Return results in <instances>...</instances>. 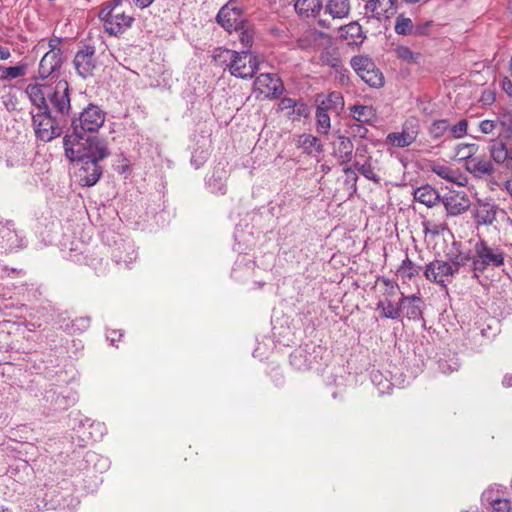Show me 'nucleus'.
Instances as JSON below:
<instances>
[{
	"instance_id": "e2e57ef3",
	"label": "nucleus",
	"mask_w": 512,
	"mask_h": 512,
	"mask_svg": "<svg viewBox=\"0 0 512 512\" xmlns=\"http://www.w3.org/2000/svg\"><path fill=\"white\" fill-rule=\"evenodd\" d=\"M504 187L506 192L512 198V175L506 179V181L504 182Z\"/></svg>"
},
{
	"instance_id": "338daca9",
	"label": "nucleus",
	"mask_w": 512,
	"mask_h": 512,
	"mask_svg": "<svg viewBox=\"0 0 512 512\" xmlns=\"http://www.w3.org/2000/svg\"><path fill=\"white\" fill-rule=\"evenodd\" d=\"M406 4H417L420 3L422 0H402Z\"/></svg>"
},
{
	"instance_id": "ddd939ff",
	"label": "nucleus",
	"mask_w": 512,
	"mask_h": 512,
	"mask_svg": "<svg viewBox=\"0 0 512 512\" xmlns=\"http://www.w3.org/2000/svg\"><path fill=\"white\" fill-rule=\"evenodd\" d=\"M217 22L227 31H237L242 23V10L235 2H229L219 10Z\"/></svg>"
},
{
	"instance_id": "a19ab883",
	"label": "nucleus",
	"mask_w": 512,
	"mask_h": 512,
	"mask_svg": "<svg viewBox=\"0 0 512 512\" xmlns=\"http://www.w3.org/2000/svg\"><path fill=\"white\" fill-rule=\"evenodd\" d=\"M394 30L398 35H413L415 29L412 19L399 14L395 20Z\"/></svg>"
},
{
	"instance_id": "20e7f679",
	"label": "nucleus",
	"mask_w": 512,
	"mask_h": 512,
	"mask_svg": "<svg viewBox=\"0 0 512 512\" xmlns=\"http://www.w3.org/2000/svg\"><path fill=\"white\" fill-rule=\"evenodd\" d=\"M461 262L435 259L426 265L424 270L425 278L443 288H446L456 273H458Z\"/></svg>"
},
{
	"instance_id": "7c9ffc66",
	"label": "nucleus",
	"mask_w": 512,
	"mask_h": 512,
	"mask_svg": "<svg viewBox=\"0 0 512 512\" xmlns=\"http://www.w3.org/2000/svg\"><path fill=\"white\" fill-rule=\"evenodd\" d=\"M421 271V267L416 265L408 256L402 260L399 265L396 275L399 276L403 283L410 281L415 277H418Z\"/></svg>"
},
{
	"instance_id": "09e8293b",
	"label": "nucleus",
	"mask_w": 512,
	"mask_h": 512,
	"mask_svg": "<svg viewBox=\"0 0 512 512\" xmlns=\"http://www.w3.org/2000/svg\"><path fill=\"white\" fill-rule=\"evenodd\" d=\"M499 322H495L494 325H490L488 322H475L477 329L480 331L483 337L493 338L500 331Z\"/></svg>"
},
{
	"instance_id": "1a4fd4ad",
	"label": "nucleus",
	"mask_w": 512,
	"mask_h": 512,
	"mask_svg": "<svg viewBox=\"0 0 512 512\" xmlns=\"http://www.w3.org/2000/svg\"><path fill=\"white\" fill-rule=\"evenodd\" d=\"M105 112L97 105L89 104L75 119L79 131L97 132L105 122Z\"/></svg>"
},
{
	"instance_id": "3c124183",
	"label": "nucleus",
	"mask_w": 512,
	"mask_h": 512,
	"mask_svg": "<svg viewBox=\"0 0 512 512\" xmlns=\"http://www.w3.org/2000/svg\"><path fill=\"white\" fill-rule=\"evenodd\" d=\"M48 47H49L48 52H55L57 54L63 55L62 39L61 38L54 37V38L49 39Z\"/></svg>"
},
{
	"instance_id": "4468645a",
	"label": "nucleus",
	"mask_w": 512,
	"mask_h": 512,
	"mask_svg": "<svg viewBox=\"0 0 512 512\" xmlns=\"http://www.w3.org/2000/svg\"><path fill=\"white\" fill-rule=\"evenodd\" d=\"M475 255L477 260L474 264L481 263L483 266L499 267L504 263V255L498 248H491L484 241L475 245Z\"/></svg>"
},
{
	"instance_id": "13d9d810",
	"label": "nucleus",
	"mask_w": 512,
	"mask_h": 512,
	"mask_svg": "<svg viewBox=\"0 0 512 512\" xmlns=\"http://www.w3.org/2000/svg\"><path fill=\"white\" fill-rule=\"evenodd\" d=\"M123 336V334L119 331H116V330H112L108 333L107 335V339L110 341V343L112 345H114V343L119 340L121 337Z\"/></svg>"
},
{
	"instance_id": "412c9836",
	"label": "nucleus",
	"mask_w": 512,
	"mask_h": 512,
	"mask_svg": "<svg viewBox=\"0 0 512 512\" xmlns=\"http://www.w3.org/2000/svg\"><path fill=\"white\" fill-rule=\"evenodd\" d=\"M63 63V55L55 52H46L40 60L38 73L42 80L50 77L54 72L58 71Z\"/></svg>"
},
{
	"instance_id": "4be33fe9",
	"label": "nucleus",
	"mask_w": 512,
	"mask_h": 512,
	"mask_svg": "<svg viewBox=\"0 0 512 512\" xmlns=\"http://www.w3.org/2000/svg\"><path fill=\"white\" fill-rule=\"evenodd\" d=\"M430 170L442 179L458 186H465L467 183V178L459 171V169H453L446 164L433 162L430 165Z\"/></svg>"
},
{
	"instance_id": "37998d69",
	"label": "nucleus",
	"mask_w": 512,
	"mask_h": 512,
	"mask_svg": "<svg viewBox=\"0 0 512 512\" xmlns=\"http://www.w3.org/2000/svg\"><path fill=\"white\" fill-rule=\"evenodd\" d=\"M26 71L27 65L22 63H19L18 65L12 67H4L1 70L0 80L5 81L23 77L25 76Z\"/></svg>"
},
{
	"instance_id": "a18cd8bd",
	"label": "nucleus",
	"mask_w": 512,
	"mask_h": 512,
	"mask_svg": "<svg viewBox=\"0 0 512 512\" xmlns=\"http://www.w3.org/2000/svg\"><path fill=\"white\" fill-rule=\"evenodd\" d=\"M450 129L448 120H435L429 127V134L433 139L441 138Z\"/></svg>"
},
{
	"instance_id": "2eb2a0df",
	"label": "nucleus",
	"mask_w": 512,
	"mask_h": 512,
	"mask_svg": "<svg viewBox=\"0 0 512 512\" xmlns=\"http://www.w3.org/2000/svg\"><path fill=\"white\" fill-rule=\"evenodd\" d=\"M51 86L46 83H31L25 88V93L30 102L40 111L49 109L48 96L51 93Z\"/></svg>"
},
{
	"instance_id": "bf43d9fd",
	"label": "nucleus",
	"mask_w": 512,
	"mask_h": 512,
	"mask_svg": "<svg viewBox=\"0 0 512 512\" xmlns=\"http://www.w3.org/2000/svg\"><path fill=\"white\" fill-rule=\"evenodd\" d=\"M135 6L144 9L149 7L155 0H132Z\"/></svg>"
},
{
	"instance_id": "58836bf2",
	"label": "nucleus",
	"mask_w": 512,
	"mask_h": 512,
	"mask_svg": "<svg viewBox=\"0 0 512 512\" xmlns=\"http://www.w3.org/2000/svg\"><path fill=\"white\" fill-rule=\"evenodd\" d=\"M479 151V145L475 143H460L455 147V158L462 161L472 159Z\"/></svg>"
},
{
	"instance_id": "6e6d98bb",
	"label": "nucleus",
	"mask_w": 512,
	"mask_h": 512,
	"mask_svg": "<svg viewBox=\"0 0 512 512\" xmlns=\"http://www.w3.org/2000/svg\"><path fill=\"white\" fill-rule=\"evenodd\" d=\"M355 157H356L355 160H361V161H363L366 157H370L368 155V147H367V145H359L356 148Z\"/></svg>"
},
{
	"instance_id": "680f3d73",
	"label": "nucleus",
	"mask_w": 512,
	"mask_h": 512,
	"mask_svg": "<svg viewBox=\"0 0 512 512\" xmlns=\"http://www.w3.org/2000/svg\"><path fill=\"white\" fill-rule=\"evenodd\" d=\"M11 57V52L7 47H0V60H7Z\"/></svg>"
},
{
	"instance_id": "4c0bfd02",
	"label": "nucleus",
	"mask_w": 512,
	"mask_h": 512,
	"mask_svg": "<svg viewBox=\"0 0 512 512\" xmlns=\"http://www.w3.org/2000/svg\"><path fill=\"white\" fill-rule=\"evenodd\" d=\"M297 147L302 148L304 152L311 154L313 151L321 152L322 146L319 139L311 134H302L297 140Z\"/></svg>"
},
{
	"instance_id": "e433bc0d",
	"label": "nucleus",
	"mask_w": 512,
	"mask_h": 512,
	"mask_svg": "<svg viewBox=\"0 0 512 512\" xmlns=\"http://www.w3.org/2000/svg\"><path fill=\"white\" fill-rule=\"evenodd\" d=\"M320 60L323 65L331 67L337 73L346 71L340 57L338 56V53L335 50L323 51L320 55Z\"/></svg>"
},
{
	"instance_id": "f03ea898",
	"label": "nucleus",
	"mask_w": 512,
	"mask_h": 512,
	"mask_svg": "<svg viewBox=\"0 0 512 512\" xmlns=\"http://www.w3.org/2000/svg\"><path fill=\"white\" fill-rule=\"evenodd\" d=\"M123 1L111 0L105 3L99 12V18L109 35L123 34L134 22V17L126 14L122 9Z\"/></svg>"
},
{
	"instance_id": "c85d7f7f",
	"label": "nucleus",
	"mask_w": 512,
	"mask_h": 512,
	"mask_svg": "<svg viewBox=\"0 0 512 512\" xmlns=\"http://www.w3.org/2000/svg\"><path fill=\"white\" fill-rule=\"evenodd\" d=\"M414 200L431 208L440 201L439 192L430 185H423L414 190Z\"/></svg>"
},
{
	"instance_id": "f704fd0d",
	"label": "nucleus",
	"mask_w": 512,
	"mask_h": 512,
	"mask_svg": "<svg viewBox=\"0 0 512 512\" xmlns=\"http://www.w3.org/2000/svg\"><path fill=\"white\" fill-rule=\"evenodd\" d=\"M354 167L366 179L374 183H379L381 181L380 176L373 166L372 157H366L363 161L355 160Z\"/></svg>"
},
{
	"instance_id": "603ef678",
	"label": "nucleus",
	"mask_w": 512,
	"mask_h": 512,
	"mask_svg": "<svg viewBox=\"0 0 512 512\" xmlns=\"http://www.w3.org/2000/svg\"><path fill=\"white\" fill-rule=\"evenodd\" d=\"M496 121L483 120L479 123V129L483 134H492L496 128Z\"/></svg>"
},
{
	"instance_id": "39448f33",
	"label": "nucleus",
	"mask_w": 512,
	"mask_h": 512,
	"mask_svg": "<svg viewBox=\"0 0 512 512\" xmlns=\"http://www.w3.org/2000/svg\"><path fill=\"white\" fill-rule=\"evenodd\" d=\"M351 67L357 75L370 87L380 88L384 85V76L371 58L364 55L352 57Z\"/></svg>"
},
{
	"instance_id": "774afa93",
	"label": "nucleus",
	"mask_w": 512,
	"mask_h": 512,
	"mask_svg": "<svg viewBox=\"0 0 512 512\" xmlns=\"http://www.w3.org/2000/svg\"><path fill=\"white\" fill-rule=\"evenodd\" d=\"M509 70H510V74L512 76V56H511V59H510Z\"/></svg>"
},
{
	"instance_id": "9b49d317",
	"label": "nucleus",
	"mask_w": 512,
	"mask_h": 512,
	"mask_svg": "<svg viewBox=\"0 0 512 512\" xmlns=\"http://www.w3.org/2000/svg\"><path fill=\"white\" fill-rule=\"evenodd\" d=\"M283 89V82L276 74L262 73L254 81V90L265 98H276Z\"/></svg>"
},
{
	"instance_id": "864d4df0",
	"label": "nucleus",
	"mask_w": 512,
	"mask_h": 512,
	"mask_svg": "<svg viewBox=\"0 0 512 512\" xmlns=\"http://www.w3.org/2000/svg\"><path fill=\"white\" fill-rule=\"evenodd\" d=\"M431 21H426L424 23H421V24H417V25H414V33L413 35H419V36H424V35H428L429 33V27L431 26Z\"/></svg>"
},
{
	"instance_id": "c756f323",
	"label": "nucleus",
	"mask_w": 512,
	"mask_h": 512,
	"mask_svg": "<svg viewBox=\"0 0 512 512\" xmlns=\"http://www.w3.org/2000/svg\"><path fill=\"white\" fill-rule=\"evenodd\" d=\"M340 33L341 38L347 41L349 45H359L365 39L362 26L355 21L342 26Z\"/></svg>"
},
{
	"instance_id": "f257e3e1",
	"label": "nucleus",
	"mask_w": 512,
	"mask_h": 512,
	"mask_svg": "<svg viewBox=\"0 0 512 512\" xmlns=\"http://www.w3.org/2000/svg\"><path fill=\"white\" fill-rule=\"evenodd\" d=\"M72 126V133L65 135L63 139L65 155L69 160L86 162L91 159L103 160L109 156L108 148L102 140L82 135L76 121H72Z\"/></svg>"
},
{
	"instance_id": "5fc2aeb1",
	"label": "nucleus",
	"mask_w": 512,
	"mask_h": 512,
	"mask_svg": "<svg viewBox=\"0 0 512 512\" xmlns=\"http://www.w3.org/2000/svg\"><path fill=\"white\" fill-rule=\"evenodd\" d=\"M350 129H351V133L354 136H359L361 138L365 137L368 132V129L360 124H353L350 126Z\"/></svg>"
},
{
	"instance_id": "6e6552de",
	"label": "nucleus",
	"mask_w": 512,
	"mask_h": 512,
	"mask_svg": "<svg viewBox=\"0 0 512 512\" xmlns=\"http://www.w3.org/2000/svg\"><path fill=\"white\" fill-rule=\"evenodd\" d=\"M419 133V120L416 117H409L403 123L400 132H391L387 135L386 143L397 148H405L416 141Z\"/></svg>"
},
{
	"instance_id": "473e14b6",
	"label": "nucleus",
	"mask_w": 512,
	"mask_h": 512,
	"mask_svg": "<svg viewBox=\"0 0 512 512\" xmlns=\"http://www.w3.org/2000/svg\"><path fill=\"white\" fill-rule=\"evenodd\" d=\"M477 224L491 225L497 218V207L489 204H480L475 214Z\"/></svg>"
},
{
	"instance_id": "2f4dec72",
	"label": "nucleus",
	"mask_w": 512,
	"mask_h": 512,
	"mask_svg": "<svg viewBox=\"0 0 512 512\" xmlns=\"http://www.w3.org/2000/svg\"><path fill=\"white\" fill-rule=\"evenodd\" d=\"M321 97L320 95L317 97V102H319L317 108L325 111L333 110L335 112L343 108L344 100L340 92L333 91L320 100Z\"/></svg>"
},
{
	"instance_id": "79ce46f5",
	"label": "nucleus",
	"mask_w": 512,
	"mask_h": 512,
	"mask_svg": "<svg viewBox=\"0 0 512 512\" xmlns=\"http://www.w3.org/2000/svg\"><path fill=\"white\" fill-rule=\"evenodd\" d=\"M238 52L225 48H217L213 53V59L219 65H226L230 70L231 63L236 58Z\"/></svg>"
},
{
	"instance_id": "72a5a7b5",
	"label": "nucleus",
	"mask_w": 512,
	"mask_h": 512,
	"mask_svg": "<svg viewBox=\"0 0 512 512\" xmlns=\"http://www.w3.org/2000/svg\"><path fill=\"white\" fill-rule=\"evenodd\" d=\"M352 117L360 123L370 124L376 118V111L372 106L353 105L350 107Z\"/></svg>"
},
{
	"instance_id": "cd10ccee",
	"label": "nucleus",
	"mask_w": 512,
	"mask_h": 512,
	"mask_svg": "<svg viewBox=\"0 0 512 512\" xmlns=\"http://www.w3.org/2000/svg\"><path fill=\"white\" fill-rule=\"evenodd\" d=\"M354 151V145L349 137L339 135L334 143V154L341 164H347L351 161Z\"/></svg>"
},
{
	"instance_id": "423d86ee",
	"label": "nucleus",
	"mask_w": 512,
	"mask_h": 512,
	"mask_svg": "<svg viewBox=\"0 0 512 512\" xmlns=\"http://www.w3.org/2000/svg\"><path fill=\"white\" fill-rule=\"evenodd\" d=\"M51 93L48 96V104L51 113H55L62 120L69 115L71 111L70 89L65 80L58 81L55 86H51Z\"/></svg>"
},
{
	"instance_id": "bb28decb",
	"label": "nucleus",
	"mask_w": 512,
	"mask_h": 512,
	"mask_svg": "<svg viewBox=\"0 0 512 512\" xmlns=\"http://www.w3.org/2000/svg\"><path fill=\"white\" fill-rule=\"evenodd\" d=\"M422 227L425 234L439 235L447 229V222L445 215L441 212L439 214L431 213L422 221Z\"/></svg>"
},
{
	"instance_id": "4d7b16f0",
	"label": "nucleus",
	"mask_w": 512,
	"mask_h": 512,
	"mask_svg": "<svg viewBox=\"0 0 512 512\" xmlns=\"http://www.w3.org/2000/svg\"><path fill=\"white\" fill-rule=\"evenodd\" d=\"M495 100V95L493 92L491 91H485L483 94H482V97H481V101L484 103V104H491L493 103Z\"/></svg>"
},
{
	"instance_id": "a211bd4d",
	"label": "nucleus",
	"mask_w": 512,
	"mask_h": 512,
	"mask_svg": "<svg viewBox=\"0 0 512 512\" xmlns=\"http://www.w3.org/2000/svg\"><path fill=\"white\" fill-rule=\"evenodd\" d=\"M465 169L477 178L493 176L496 171L489 159L484 155L477 156V154L465 163Z\"/></svg>"
},
{
	"instance_id": "c9c22d12",
	"label": "nucleus",
	"mask_w": 512,
	"mask_h": 512,
	"mask_svg": "<svg viewBox=\"0 0 512 512\" xmlns=\"http://www.w3.org/2000/svg\"><path fill=\"white\" fill-rule=\"evenodd\" d=\"M296 12L304 17L316 16L321 8V0H297L295 5Z\"/></svg>"
},
{
	"instance_id": "49530a36",
	"label": "nucleus",
	"mask_w": 512,
	"mask_h": 512,
	"mask_svg": "<svg viewBox=\"0 0 512 512\" xmlns=\"http://www.w3.org/2000/svg\"><path fill=\"white\" fill-rule=\"evenodd\" d=\"M317 131L321 134H328L330 130V116L328 111L317 108L316 110Z\"/></svg>"
},
{
	"instance_id": "aec40b11",
	"label": "nucleus",
	"mask_w": 512,
	"mask_h": 512,
	"mask_svg": "<svg viewBox=\"0 0 512 512\" xmlns=\"http://www.w3.org/2000/svg\"><path fill=\"white\" fill-rule=\"evenodd\" d=\"M99 161L91 159L84 162V165L79 169L78 177L82 186L91 187L99 181L102 174V169L98 165Z\"/></svg>"
},
{
	"instance_id": "9d476101",
	"label": "nucleus",
	"mask_w": 512,
	"mask_h": 512,
	"mask_svg": "<svg viewBox=\"0 0 512 512\" xmlns=\"http://www.w3.org/2000/svg\"><path fill=\"white\" fill-rule=\"evenodd\" d=\"M95 47L84 45L76 52L73 65L79 76L87 78L93 75L97 66V58L95 55Z\"/></svg>"
},
{
	"instance_id": "dca6fc26",
	"label": "nucleus",
	"mask_w": 512,
	"mask_h": 512,
	"mask_svg": "<svg viewBox=\"0 0 512 512\" xmlns=\"http://www.w3.org/2000/svg\"><path fill=\"white\" fill-rule=\"evenodd\" d=\"M365 10L377 20H386L395 15L396 0H369L365 5Z\"/></svg>"
},
{
	"instance_id": "6ab92c4d",
	"label": "nucleus",
	"mask_w": 512,
	"mask_h": 512,
	"mask_svg": "<svg viewBox=\"0 0 512 512\" xmlns=\"http://www.w3.org/2000/svg\"><path fill=\"white\" fill-rule=\"evenodd\" d=\"M423 301L417 296H403L400 300V317L407 320L422 318Z\"/></svg>"
},
{
	"instance_id": "de8ad7c7",
	"label": "nucleus",
	"mask_w": 512,
	"mask_h": 512,
	"mask_svg": "<svg viewBox=\"0 0 512 512\" xmlns=\"http://www.w3.org/2000/svg\"><path fill=\"white\" fill-rule=\"evenodd\" d=\"M238 34V39L240 43L242 44V51H247L250 53V49L253 45V33L249 29H244L243 27H239L236 31Z\"/></svg>"
},
{
	"instance_id": "69168bd1",
	"label": "nucleus",
	"mask_w": 512,
	"mask_h": 512,
	"mask_svg": "<svg viewBox=\"0 0 512 512\" xmlns=\"http://www.w3.org/2000/svg\"><path fill=\"white\" fill-rule=\"evenodd\" d=\"M503 385L506 386V387H510L512 386V376H508L506 375L504 378H503Z\"/></svg>"
},
{
	"instance_id": "393cba45",
	"label": "nucleus",
	"mask_w": 512,
	"mask_h": 512,
	"mask_svg": "<svg viewBox=\"0 0 512 512\" xmlns=\"http://www.w3.org/2000/svg\"><path fill=\"white\" fill-rule=\"evenodd\" d=\"M351 12V0H328L324 6V13L333 20L348 18Z\"/></svg>"
},
{
	"instance_id": "0eeeda50",
	"label": "nucleus",
	"mask_w": 512,
	"mask_h": 512,
	"mask_svg": "<svg viewBox=\"0 0 512 512\" xmlns=\"http://www.w3.org/2000/svg\"><path fill=\"white\" fill-rule=\"evenodd\" d=\"M378 281L385 288L384 297L377 304V310L380 311V315L390 319L400 317V302H395L392 299L397 295V283L385 277L379 278Z\"/></svg>"
},
{
	"instance_id": "0e129e2a",
	"label": "nucleus",
	"mask_w": 512,
	"mask_h": 512,
	"mask_svg": "<svg viewBox=\"0 0 512 512\" xmlns=\"http://www.w3.org/2000/svg\"><path fill=\"white\" fill-rule=\"evenodd\" d=\"M343 171H344V173H345L346 175L351 174V175L353 176L354 181H355V182L357 181L358 177H357L356 173L354 172V170H353L351 167H345V168L343 169Z\"/></svg>"
},
{
	"instance_id": "7ed1b4c3",
	"label": "nucleus",
	"mask_w": 512,
	"mask_h": 512,
	"mask_svg": "<svg viewBox=\"0 0 512 512\" xmlns=\"http://www.w3.org/2000/svg\"><path fill=\"white\" fill-rule=\"evenodd\" d=\"M62 119L52 116L50 109L41 110L32 116V126L38 140L49 142L63 133Z\"/></svg>"
},
{
	"instance_id": "052dcab7",
	"label": "nucleus",
	"mask_w": 512,
	"mask_h": 512,
	"mask_svg": "<svg viewBox=\"0 0 512 512\" xmlns=\"http://www.w3.org/2000/svg\"><path fill=\"white\" fill-rule=\"evenodd\" d=\"M502 87L508 95H512V82L508 78H504Z\"/></svg>"
},
{
	"instance_id": "ea45409f",
	"label": "nucleus",
	"mask_w": 512,
	"mask_h": 512,
	"mask_svg": "<svg viewBox=\"0 0 512 512\" xmlns=\"http://www.w3.org/2000/svg\"><path fill=\"white\" fill-rule=\"evenodd\" d=\"M483 501L491 505V512H509L510 505L507 499L494 498L493 491H486L482 495Z\"/></svg>"
},
{
	"instance_id": "b1692460",
	"label": "nucleus",
	"mask_w": 512,
	"mask_h": 512,
	"mask_svg": "<svg viewBox=\"0 0 512 512\" xmlns=\"http://www.w3.org/2000/svg\"><path fill=\"white\" fill-rule=\"evenodd\" d=\"M488 149L490 157L496 164L507 163L508 166H512V150H509L501 139L491 140Z\"/></svg>"
},
{
	"instance_id": "f3484780",
	"label": "nucleus",
	"mask_w": 512,
	"mask_h": 512,
	"mask_svg": "<svg viewBox=\"0 0 512 512\" xmlns=\"http://www.w3.org/2000/svg\"><path fill=\"white\" fill-rule=\"evenodd\" d=\"M447 215L458 216L470 207V199L464 192L452 193L442 199Z\"/></svg>"
},
{
	"instance_id": "5701e85b",
	"label": "nucleus",
	"mask_w": 512,
	"mask_h": 512,
	"mask_svg": "<svg viewBox=\"0 0 512 512\" xmlns=\"http://www.w3.org/2000/svg\"><path fill=\"white\" fill-rule=\"evenodd\" d=\"M278 107L281 112H284L285 115L293 121L299 120L301 117H307L308 115L307 105L292 98H282Z\"/></svg>"
},
{
	"instance_id": "f8f14e48",
	"label": "nucleus",
	"mask_w": 512,
	"mask_h": 512,
	"mask_svg": "<svg viewBox=\"0 0 512 512\" xmlns=\"http://www.w3.org/2000/svg\"><path fill=\"white\" fill-rule=\"evenodd\" d=\"M258 60L247 51L238 52L230 66V73L239 78H251L258 69Z\"/></svg>"
},
{
	"instance_id": "8fccbe9b",
	"label": "nucleus",
	"mask_w": 512,
	"mask_h": 512,
	"mask_svg": "<svg viewBox=\"0 0 512 512\" xmlns=\"http://www.w3.org/2000/svg\"><path fill=\"white\" fill-rule=\"evenodd\" d=\"M468 120L461 119L458 123L450 127L451 136L455 139L463 138L468 134Z\"/></svg>"
},
{
	"instance_id": "c03bdc74",
	"label": "nucleus",
	"mask_w": 512,
	"mask_h": 512,
	"mask_svg": "<svg viewBox=\"0 0 512 512\" xmlns=\"http://www.w3.org/2000/svg\"><path fill=\"white\" fill-rule=\"evenodd\" d=\"M395 55L398 59H401L408 63H418L421 54L413 52L409 47L398 46L395 48Z\"/></svg>"
},
{
	"instance_id": "a878e982",
	"label": "nucleus",
	"mask_w": 512,
	"mask_h": 512,
	"mask_svg": "<svg viewBox=\"0 0 512 512\" xmlns=\"http://www.w3.org/2000/svg\"><path fill=\"white\" fill-rule=\"evenodd\" d=\"M47 401L53 403L57 409H67L78 401L76 392L66 391L65 393H57L54 389L47 390L45 393Z\"/></svg>"
}]
</instances>
